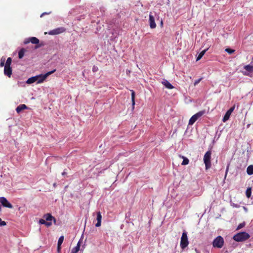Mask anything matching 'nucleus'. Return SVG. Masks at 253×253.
<instances>
[{"instance_id": "obj_4", "label": "nucleus", "mask_w": 253, "mask_h": 253, "mask_svg": "<svg viewBox=\"0 0 253 253\" xmlns=\"http://www.w3.org/2000/svg\"><path fill=\"white\" fill-rule=\"evenodd\" d=\"M189 242L188 240L187 233L184 231L182 233L180 241V247L182 249H185L188 246Z\"/></svg>"}, {"instance_id": "obj_21", "label": "nucleus", "mask_w": 253, "mask_h": 253, "mask_svg": "<svg viewBox=\"0 0 253 253\" xmlns=\"http://www.w3.org/2000/svg\"><path fill=\"white\" fill-rule=\"evenodd\" d=\"M30 42L33 44H38L40 42V41L36 37H31L30 38Z\"/></svg>"}, {"instance_id": "obj_20", "label": "nucleus", "mask_w": 253, "mask_h": 253, "mask_svg": "<svg viewBox=\"0 0 253 253\" xmlns=\"http://www.w3.org/2000/svg\"><path fill=\"white\" fill-rule=\"evenodd\" d=\"M208 50V48L207 49H205L204 50H203V51H202L200 54H199V55L197 56V61H198L200 59H201V58L203 56V55L205 54V53H206V52L207 51V50Z\"/></svg>"}, {"instance_id": "obj_6", "label": "nucleus", "mask_w": 253, "mask_h": 253, "mask_svg": "<svg viewBox=\"0 0 253 253\" xmlns=\"http://www.w3.org/2000/svg\"><path fill=\"white\" fill-rule=\"evenodd\" d=\"M205 113V111H201L192 116L189 121V125H192L198 119L202 116Z\"/></svg>"}, {"instance_id": "obj_34", "label": "nucleus", "mask_w": 253, "mask_h": 253, "mask_svg": "<svg viewBox=\"0 0 253 253\" xmlns=\"http://www.w3.org/2000/svg\"><path fill=\"white\" fill-rule=\"evenodd\" d=\"M98 67L95 66H93V68H92V71L93 72H96L98 71Z\"/></svg>"}, {"instance_id": "obj_38", "label": "nucleus", "mask_w": 253, "mask_h": 253, "mask_svg": "<svg viewBox=\"0 0 253 253\" xmlns=\"http://www.w3.org/2000/svg\"><path fill=\"white\" fill-rule=\"evenodd\" d=\"M61 251V246H57V252L58 253H59Z\"/></svg>"}, {"instance_id": "obj_43", "label": "nucleus", "mask_w": 253, "mask_h": 253, "mask_svg": "<svg viewBox=\"0 0 253 253\" xmlns=\"http://www.w3.org/2000/svg\"><path fill=\"white\" fill-rule=\"evenodd\" d=\"M243 208H244V210H245V211L246 212H247V211H248V209H247V208L246 207H243Z\"/></svg>"}, {"instance_id": "obj_26", "label": "nucleus", "mask_w": 253, "mask_h": 253, "mask_svg": "<svg viewBox=\"0 0 253 253\" xmlns=\"http://www.w3.org/2000/svg\"><path fill=\"white\" fill-rule=\"evenodd\" d=\"M251 193H252L251 188H248L247 189L246 192V196L248 198H250L251 196Z\"/></svg>"}, {"instance_id": "obj_18", "label": "nucleus", "mask_w": 253, "mask_h": 253, "mask_svg": "<svg viewBox=\"0 0 253 253\" xmlns=\"http://www.w3.org/2000/svg\"><path fill=\"white\" fill-rule=\"evenodd\" d=\"M44 217L45 219V221H51L53 219H54V221H55V219L50 214L48 213V214L45 215Z\"/></svg>"}, {"instance_id": "obj_24", "label": "nucleus", "mask_w": 253, "mask_h": 253, "mask_svg": "<svg viewBox=\"0 0 253 253\" xmlns=\"http://www.w3.org/2000/svg\"><path fill=\"white\" fill-rule=\"evenodd\" d=\"M245 69L250 72H253V66L250 65H246L245 66Z\"/></svg>"}, {"instance_id": "obj_13", "label": "nucleus", "mask_w": 253, "mask_h": 253, "mask_svg": "<svg viewBox=\"0 0 253 253\" xmlns=\"http://www.w3.org/2000/svg\"><path fill=\"white\" fill-rule=\"evenodd\" d=\"M162 84L168 89H172L174 88L173 86L170 84L167 80H164L162 82Z\"/></svg>"}, {"instance_id": "obj_17", "label": "nucleus", "mask_w": 253, "mask_h": 253, "mask_svg": "<svg viewBox=\"0 0 253 253\" xmlns=\"http://www.w3.org/2000/svg\"><path fill=\"white\" fill-rule=\"evenodd\" d=\"M247 172L249 175L253 174V165H250L248 167L247 169Z\"/></svg>"}, {"instance_id": "obj_2", "label": "nucleus", "mask_w": 253, "mask_h": 253, "mask_svg": "<svg viewBox=\"0 0 253 253\" xmlns=\"http://www.w3.org/2000/svg\"><path fill=\"white\" fill-rule=\"evenodd\" d=\"M211 152L210 151H207L204 156V162L205 164L206 169H208L211 167Z\"/></svg>"}, {"instance_id": "obj_29", "label": "nucleus", "mask_w": 253, "mask_h": 253, "mask_svg": "<svg viewBox=\"0 0 253 253\" xmlns=\"http://www.w3.org/2000/svg\"><path fill=\"white\" fill-rule=\"evenodd\" d=\"M5 59L4 57H2L0 60V66L3 67L5 65Z\"/></svg>"}, {"instance_id": "obj_40", "label": "nucleus", "mask_w": 253, "mask_h": 253, "mask_svg": "<svg viewBox=\"0 0 253 253\" xmlns=\"http://www.w3.org/2000/svg\"><path fill=\"white\" fill-rule=\"evenodd\" d=\"M233 206L234 207H236V208H238L239 207L237 204H233Z\"/></svg>"}, {"instance_id": "obj_12", "label": "nucleus", "mask_w": 253, "mask_h": 253, "mask_svg": "<svg viewBox=\"0 0 253 253\" xmlns=\"http://www.w3.org/2000/svg\"><path fill=\"white\" fill-rule=\"evenodd\" d=\"M101 219H102V215L100 211L97 212V216L96 220L97 221V223L95 224L96 227H99L101 225Z\"/></svg>"}, {"instance_id": "obj_11", "label": "nucleus", "mask_w": 253, "mask_h": 253, "mask_svg": "<svg viewBox=\"0 0 253 253\" xmlns=\"http://www.w3.org/2000/svg\"><path fill=\"white\" fill-rule=\"evenodd\" d=\"M4 74L8 77H11L12 74V69L10 66H4Z\"/></svg>"}, {"instance_id": "obj_16", "label": "nucleus", "mask_w": 253, "mask_h": 253, "mask_svg": "<svg viewBox=\"0 0 253 253\" xmlns=\"http://www.w3.org/2000/svg\"><path fill=\"white\" fill-rule=\"evenodd\" d=\"M37 77H36V76H34V77L29 78L27 80L26 83L27 84H31L32 83H34L35 82L37 83Z\"/></svg>"}, {"instance_id": "obj_19", "label": "nucleus", "mask_w": 253, "mask_h": 253, "mask_svg": "<svg viewBox=\"0 0 253 253\" xmlns=\"http://www.w3.org/2000/svg\"><path fill=\"white\" fill-rule=\"evenodd\" d=\"M25 52V49L23 48H21L19 52H18V57L19 59H22L24 55Z\"/></svg>"}, {"instance_id": "obj_36", "label": "nucleus", "mask_w": 253, "mask_h": 253, "mask_svg": "<svg viewBox=\"0 0 253 253\" xmlns=\"http://www.w3.org/2000/svg\"><path fill=\"white\" fill-rule=\"evenodd\" d=\"M30 42V38L29 39H25L24 41V44H27Z\"/></svg>"}, {"instance_id": "obj_3", "label": "nucleus", "mask_w": 253, "mask_h": 253, "mask_svg": "<svg viewBox=\"0 0 253 253\" xmlns=\"http://www.w3.org/2000/svg\"><path fill=\"white\" fill-rule=\"evenodd\" d=\"M223 238L221 236H218L213 240L212 246L214 248H221L223 246Z\"/></svg>"}, {"instance_id": "obj_5", "label": "nucleus", "mask_w": 253, "mask_h": 253, "mask_svg": "<svg viewBox=\"0 0 253 253\" xmlns=\"http://www.w3.org/2000/svg\"><path fill=\"white\" fill-rule=\"evenodd\" d=\"M55 71H56V70L54 69L51 71H49V72L46 73V74H45L44 75L40 74V75L36 76V77H37V84H40V83H42L47 78V77L48 76H49L51 74L55 72Z\"/></svg>"}, {"instance_id": "obj_27", "label": "nucleus", "mask_w": 253, "mask_h": 253, "mask_svg": "<svg viewBox=\"0 0 253 253\" xmlns=\"http://www.w3.org/2000/svg\"><path fill=\"white\" fill-rule=\"evenodd\" d=\"M11 61H12L11 58L10 57H8L7 59V60H6V61L5 62V64L4 66H10V64L11 63Z\"/></svg>"}, {"instance_id": "obj_31", "label": "nucleus", "mask_w": 253, "mask_h": 253, "mask_svg": "<svg viewBox=\"0 0 253 253\" xmlns=\"http://www.w3.org/2000/svg\"><path fill=\"white\" fill-rule=\"evenodd\" d=\"M203 79V78H201L196 81H195L194 83V86H196V85H197L200 82V81Z\"/></svg>"}, {"instance_id": "obj_28", "label": "nucleus", "mask_w": 253, "mask_h": 253, "mask_svg": "<svg viewBox=\"0 0 253 253\" xmlns=\"http://www.w3.org/2000/svg\"><path fill=\"white\" fill-rule=\"evenodd\" d=\"M225 51L226 52H227V53H228L229 54H232V53H233L235 52V50L229 48H226Z\"/></svg>"}, {"instance_id": "obj_46", "label": "nucleus", "mask_w": 253, "mask_h": 253, "mask_svg": "<svg viewBox=\"0 0 253 253\" xmlns=\"http://www.w3.org/2000/svg\"><path fill=\"white\" fill-rule=\"evenodd\" d=\"M161 24L163 25V22L161 21Z\"/></svg>"}, {"instance_id": "obj_32", "label": "nucleus", "mask_w": 253, "mask_h": 253, "mask_svg": "<svg viewBox=\"0 0 253 253\" xmlns=\"http://www.w3.org/2000/svg\"><path fill=\"white\" fill-rule=\"evenodd\" d=\"M6 225V222L4 221H2L1 218H0V226H4Z\"/></svg>"}, {"instance_id": "obj_30", "label": "nucleus", "mask_w": 253, "mask_h": 253, "mask_svg": "<svg viewBox=\"0 0 253 253\" xmlns=\"http://www.w3.org/2000/svg\"><path fill=\"white\" fill-rule=\"evenodd\" d=\"M245 226V222H243V223H240L237 228V230H239L240 229H241L242 228L244 227V226Z\"/></svg>"}, {"instance_id": "obj_44", "label": "nucleus", "mask_w": 253, "mask_h": 253, "mask_svg": "<svg viewBox=\"0 0 253 253\" xmlns=\"http://www.w3.org/2000/svg\"><path fill=\"white\" fill-rule=\"evenodd\" d=\"M53 186L55 187L56 186V184L55 183H54L53 184Z\"/></svg>"}, {"instance_id": "obj_39", "label": "nucleus", "mask_w": 253, "mask_h": 253, "mask_svg": "<svg viewBox=\"0 0 253 253\" xmlns=\"http://www.w3.org/2000/svg\"><path fill=\"white\" fill-rule=\"evenodd\" d=\"M100 11L101 12H104L105 11V8L104 7H100Z\"/></svg>"}, {"instance_id": "obj_33", "label": "nucleus", "mask_w": 253, "mask_h": 253, "mask_svg": "<svg viewBox=\"0 0 253 253\" xmlns=\"http://www.w3.org/2000/svg\"><path fill=\"white\" fill-rule=\"evenodd\" d=\"M45 220L43 219H41L40 220H39V223L41 224H45Z\"/></svg>"}, {"instance_id": "obj_8", "label": "nucleus", "mask_w": 253, "mask_h": 253, "mask_svg": "<svg viewBox=\"0 0 253 253\" xmlns=\"http://www.w3.org/2000/svg\"><path fill=\"white\" fill-rule=\"evenodd\" d=\"M0 203L1 204L2 206L4 207L9 209H12L13 208L12 205L4 197H0Z\"/></svg>"}, {"instance_id": "obj_35", "label": "nucleus", "mask_w": 253, "mask_h": 253, "mask_svg": "<svg viewBox=\"0 0 253 253\" xmlns=\"http://www.w3.org/2000/svg\"><path fill=\"white\" fill-rule=\"evenodd\" d=\"M51 224H52V223L51 221H45V225L46 226H47V227L50 226Z\"/></svg>"}, {"instance_id": "obj_10", "label": "nucleus", "mask_w": 253, "mask_h": 253, "mask_svg": "<svg viewBox=\"0 0 253 253\" xmlns=\"http://www.w3.org/2000/svg\"><path fill=\"white\" fill-rule=\"evenodd\" d=\"M149 21L150 28L151 29L155 28L156 27V24L155 22L154 17L153 16L151 12H150L149 14Z\"/></svg>"}, {"instance_id": "obj_41", "label": "nucleus", "mask_w": 253, "mask_h": 253, "mask_svg": "<svg viewBox=\"0 0 253 253\" xmlns=\"http://www.w3.org/2000/svg\"><path fill=\"white\" fill-rule=\"evenodd\" d=\"M42 45L40 44V45H37L36 46H35V48H39L40 47H41Z\"/></svg>"}, {"instance_id": "obj_23", "label": "nucleus", "mask_w": 253, "mask_h": 253, "mask_svg": "<svg viewBox=\"0 0 253 253\" xmlns=\"http://www.w3.org/2000/svg\"><path fill=\"white\" fill-rule=\"evenodd\" d=\"M180 157L183 159L181 163L182 165H186L188 164L189 161L188 158L184 156H180Z\"/></svg>"}, {"instance_id": "obj_14", "label": "nucleus", "mask_w": 253, "mask_h": 253, "mask_svg": "<svg viewBox=\"0 0 253 253\" xmlns=\"http://www.w3.org/2000/svg\"><path fill=\"white\" fill-rule=\"evenodd\" d=\"M80 246H81V241L80 240L78 242L77 246L75 247H74L73 249H72L71 253H77L79 252V251L80 250Z\"/></svg>"}, {"instance_id": "obj_9", "label": "nucleus", "mask_w": 253, "mask_h": 253, "mask_svg": "<svg viewBox=\"0 0 253 253\" xmlns=\"http://www.w3.org/2000/svg\"><path fill=\"white\" fill-rule=\"evenodd\" d=\"M234 107H231L226 112L222 120L223 122H225L229 120L231 113L234 110Z\"/></svg>"}, {"instance_id": "obj_45", "label": "nucleus", "mask_w": 253, "mask_h": 253, "mask_svg": "<svg viewBox=\"0 0 253 253\" xmlns=\"http://www.w3.org/2000/svg\"><path fill=\"white\" fill-rule=\"evenodd\" d=\"M1 207L0 206V211H1Z\"/></svg>"}, {"instance_id": "obj_7", "label": "nucleus", "mask_w": 253, "mask_h": 253, "mask_svg": "<svg viewBox=\"0 0 253 253\" xmlns=\"http://www.w3.org/2000/svg\"><path fill=\"white\" fill-rule=\"evenodd\" d=\"M66 31V29L63 27H60L57 28L56 29H54L52 30H50L48 32V34L50 35H58L60 34H61L63 32H64ZM45 34H47V33L45 32L44 33Z\"/></svg>"}, {"instance_id": "obj_42", "label": "nucleus", "mask_w": 253, "mask_h": 253, "mask_svg": "<svg viewBox=\"0 0 253 253\" xmlns=\"http://www.w3.org/2000/svg\"><path fill=\"white\" fill-rule=\"evenodd\" d=\"M66 174H67V173H66L65 171H64L62 173V175L63 176H64V175H66Z\"/></svg>"}, {"instance_id": "obj_15", "label": "nucleus", "mask_w": 253, "mask_h": 253, "mask_svg": "<svg viewBox=\"0 0 253 253\" xmlns=\"http://www.w3.org/2000/svg\"><path fill=\"white\" fill-rule=\"evenodd\" d=\"M27 107L25 104H21L17 107L16 111L17 113H19L21 111L27 109Z\"/></svg>"}, {"instance_id": "obj_37", "label": "nucleus", "mask_w": 253, "mask_h": 253, "mask_svg": "<svg viewBox=\"0 0 253 253\" xmlns=\"http://www.w3.org/2000/svg\"><path fill=\"white\" fill-rule=\"evenodd\" d=\"M50 13V12H48V13H47V12H43L42 13L41 15V17H42L43 15H45V14H48Z\"/></svg>"}, {"instance_id": "obj_22", "label": "nucleus", "mask_w": 253, "mask_h": 253, "mask_svg": "<svg viewBox=\"0 0 253 253\" xmlns=\"http://www.w3.org/2000/svg\"><path fill=\"white\" fill-rule=\"evenodd\" d=\"M131 98L132 101V105L133 107L135 104V92L133 90H131Z\"/></svg>"}, {"instance_id": "obj_25", "label": "nucleus", "mask_w": 253, "mask_h": 253, "mask_svg": "<svg viewBox=\"0 0 253 253\" xmlns=\"http://www.w3.org/2000/svg\"><path fill=\"white\" fill-rule=\"evenodd\" d=\"M64 239V237L63 236H60L59 237V238L58 239V243H57L58 246H61L63 242Z\"/></svg>"}, {"instance_id": "obj_1", "label": "nucleus", "mask_w": 253, "mask_h": 253, "mask_svg": "<svg viewBox=\"0 0 253 253\" xmlns=\"http://www.w3.org/2000/svg\"><path fill=\"white\" fill-rule=\"evenodd\" d=\"M250 237V235L246 232H242L235 234L233 239L236 242H243L247 240Z\"/></svg>"}]
</instances>
